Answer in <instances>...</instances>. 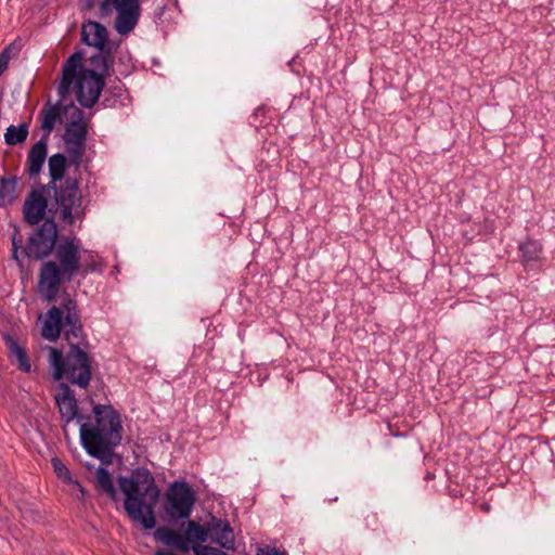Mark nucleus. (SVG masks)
<instances>
[{"mask_svg": "<svg viewBox=\"0 0 555 555\" xmlns=\"http://www.w3.org/2000/svg\"><path fill=\"white\" fill-rule=\"evenodd\" d=\"M62 333L68 344L66 353L54 347L48 348L52 376L55 380L65 378L73 385L87 388L91 379L89 341L83 332L77 302L68 294H64L60 304L47 311L41 328L42 337L50 341H56Z\"/></svg>", "mask_w": 555, "mask_h": 555, "instance_id": "nucleus-1", "label": "nucleus"}, {"mask_svg": "<svg viewBox=\"0 0 555 555\" xmlns=\"http://www.w3.org/2000/svg\"><path fill=\"white\" fill-rule=\"evenodd\" d=\"M118 485L125 494L124 507L128 516L146 530L156 525L154 508L160 491L152 473L144 467L132 470L129 477L119 476Z\"/></svg>", "mask_w": 555, "mask_h": 555, "instance_id": "nucleus-2", "label": "nucleus"}, {"mask_svg": "<svg viewBox=\"0 0 555 555\" xmlns=\"http://www.w3.org/2000/svg\"><path fill=\"white\" fill-rule=\"evenodd\" d=\"M94 422L80 424L81 444L93 457L105 462L122 439L120 414L111 404H94Z\"/></svg>", "mask_w": 555, "mask_h": 555, "instance_id": "nucleus-3", "label": "nucleus"}, {"mask_svg": "<svg viewBox=\"0 0 555 555\" xmlns=\"http://www.w3.org/2000/svg\"><path fill=\"white\" fill-rule=\"evenodd\" d=\"M80 241L76 237H62L53 250L55 260L42 263L39 272L38 291L42 298L55 301L62 282H70L81 269Z\"/></svg>", "mask_w": 555, "mask_h": 555, "instance_id": "nucleus-4", "label": "nucleus"}, {"mask_svg": "<svg viewBox=\"0 0 555 555\" xmlns=\"http://www.w3.org/2000/svg\"><path fill=\"white\" fill-rule=\"evenodd\" d=\"M83 52L76 51L65 61L57 92L65 98L75 82L77 101L81 106L91 108L100 98L105 78L93 69L83 68Z\"/></svg>", "mask_w": 555, "mask_h": 555, "instance_id": "nucleus-5", "label": "nucleus"}, {"mask_svg": "<svg viewBox=\"0 0 555 555\" xmlns=\"http://www.w3.org/2000/svg\"><path fill=\"white\" fill-rule=\"evenodd\" d=\"M57 225L53 219H46L29 235L26 246H23V236L17 228L12 234V256L23 267V259L33 258L42 260L48 257L57 245Z\"/></svg>", "mask_w": 555, "mask_h": 555, "instance_id": "nucleus-6", "label": "nucleus"}, {"mask_svg": "<svg viewBox=\"0 0 555 555\" xmlns=\"http://www.w3.org/2000/svg\"><path fill=\"white\" fill-rule=\"evenodd\" d=\"M64 115L69 116V120L65 125L63 135L65 150L68 155V163L78 169L86 152L88 135V126L85 121V113L75 104L70 103L64 107Z\"/></svg>", "mask_w": 555, "mask_h": 555, "instance_id": "nucleus-7", "label": "nucleus"}, {"mask_svg": "<svg viewBox=\"0 0 555 555\" xmlns=\"http://www.w3.org/2000/svg\"><path fill=\"white\" fill-rule=\"evenodd\" d=\"M53 190L55 203L61 211V218L66 224H74L77 219L85 216L82 196L77 178L66 177L60 185L47 188Z\"/></svg>", "mask_w": 555, "mask_h": 555, "instance_id": "nucleus-8", "label": "nucleus"}, {"mask_svg": "<svg viewBox=\"0 0 555 555\" xmlns=\"http://www.w3.org/2000/svg\"><path fill=\"white\" fill-rule=\"evenodd\" d=\"M194 503L192 488L185 481H173L166 491L164 511L171 520L188 519Z\"/></svg>", "mask_w": 555, "mask_h": 555, "instance_id": "nucleus-9", "label": "nucleus"}, {"mask_svg": "<svg viewBox=\"0 0 555 555\" xmlns=\"http://www.w3.org/2000/svg\"><path fill=\"white\" fill-rule=\"evenodd\" d=\"M116 11L115 29L119 35H128L137 26L140 17V3L138 0H103L100 11L103 15Z\"/></svg>", "mask_w": 555, "mask_h": 555, "instance_id": "nucleus-10", "label": "nucleus"}, {"mask_svg": "<svg viewBox=\"0 0 555 555\" xmlns=\"http://www.w3.org/2000/svg\"><path fill=\"white\" fill-rule=\"evenodd\" d=\"M54 399L59 408L61 418L64 422V431H66L67 425L74 420H77L79 423H81L83 420L87 418L78 413L76 396L67 384H60L57 392L54 396Z\"/></svg>", "mask_w": 555, "mask_h": 555, "instance_id": "nucleus-11", "label": "nucleus"}, {"mask_svg": "<svg viewBox=\"0 0 555 555\" xmlns=\"http://www.w3.org/2000/svg\"><path fill=\"white\" fill-rule=\"evenodd\" d=\"M81 41L93 47L96 50H103L105 47L115 46V42L108 40L107 28L99 22L88 21L81 26Z\"/></svg>", "mask_w": 555, "mask_h": 555, "instance_id": "nucleus-12", "label": "nucleus"}, {"mask_svg": "<svg viewBox=\"0 0 555 555\" xmlns=\"http://www.w3.org/2000/svg\"><path fill=\"white\" fill-rule=\"evenodd\" d=\"M48 203L42 191L33 190L23 205L24 219L27 223L38 224L44 217Z\"/></svg>", "mask_w": 555, "mask_h": 555, "instance_id": "nucleus-13", "label": "nucleus"}, {"mask_svg": "<svg viewBox=\"0 0 555 555\" xmlns=\"http://www.w3.org/2000/svg\"><path fill=\"white\" fill-rule=\"evenodd\" d=\"M207 526L210 538L214 542L219 544L222 548L233 550L235 538L233 529L228 520L211 517L210 521L207 522Z\"/></svg>", "mask_w": 555, "mask_h": 555, "instance_id": "nucleus-14", "label": "nucleus"}, {"mask_svg": "<svg viewBox=\"0 0 555 555\" xmlns=\"http://www.w3.org/2000/svg\"><path fill=\"white\" fill-rule=\"evenodd\" d=\"M47 153L48 144L46 138H41L31 146L27 155V170L31 178L40 173L47 158Z\"/></svg>", "mask_w": 555, "mask_h": 555, "instance_id": "nucleus-15", "label": "nucleus"}, {"mask_svg": "<svg viewBox=\"0 0 555 555\" xmlns=\"http://www.w3.org/2000/svg\"><path fill=\"white\" fill-rule=\"evenodd\" d=\"M153 535L156 541L162 542L165 545L176 548L182 553L190 551V545H188L184 535L168 527L156 528Z\"/></svg>", "mask_w": 555, "mask_h": 555, "instance_id": "nucleus-16", "label": "nucleus"}, {"mask_svg": "<svg viewBox=\"0 0 555 555\" xmlns=\"http://www.w3.org/2000/svg\"><path fill=\"white\" fill-rule=\"evenodd\" d=\"M65 106L66 105H63L61 102L55 104L48 102L40 111L39 117L41 120V129L47 135L53 131L57 120H60L61 116L64 115Z\"/></svg>", "mask_w": 555, "mask_h": 555, "instance_id": "nucleus-17", "label": "nucleus"}, {"mask_svg": "<svg viewBox=\"0 0 555 555\" xmlns=\"http://www.w3.org/2000/svg\"><path fill=\"white\" fill-rule=\"evenodd\" d=\"M117 48V44L105 47L103 50H96V53L89 57L91 68L95 73L103 75L105 78L108 75V70L113 65V52Z\"/></svg>", "mask_w": 555, "mask_h": 555, "instance_id": "nucleus-18", "label": "nucleus"}, {"mask_svg": "<svg viewBox=\"0 0 555 555\" xmlns=\"http://www.w3.org/2000/svg\"><path fill=\"white\" fill-rule=\"evenodd\" d=\"M66 167L67 158L64 154L57 153L50 156L48 159L50 181L46 186H43V190L47 188H54L57 181H64Z\"/></svg>", "mask_w": 555, "mask_h": 555, "instance_id": "nucleus-19", "label": "nucleus"}, {"mask_svg": "<svg viewBox=\"0 0 555 555\" xmlns=\"http://www.w3.org/2000/svg\"><path fill=\"white\" fill-rule=\"evenodd\" d=\"M95 489L107 495L112 501L117 500V490L115 488L112 474L107 468L99 466L95 470Z\"/></svg>", "mask_w": 555, "mask_h": 555, "instance_id": "nucleus-20", "label": "nucleus"}, {"mask_svg": "<svg viewBox=\"0 0 555 555\" xmlns=\"http://www.w3.org/2000/svg\"><path fill=\"white\" fill-rule=\"evenodd\" d=\"M17 178H0V205H11L16 198Z\"/></svg>", "mask_w": 555, "mask_h": 555, "instance_id": "nucleus-21", "label": "nucleus"}, {"mask_svg": "<svg viewBox=\"0 0 555 555\" xmlns=\"http://www.w3.org/2000/svg\"><path fill=\"white\" fill-rule=\"evenodd\" d=\"M209 534L208 527L204 528L194 520H190L186 525L184 539L186 543L201 544L207 541Z\"/></svg>", "mask_w": 555, "mask_h": 555, "instance_id": "nucleus-22", "label": "nucleus"}, {"mask_svg": "<svg viewBox=\"0 0 555 555\" xmlns=\"http://www.w3.org/2000/svg\"><path fill=\"white\" fill-rule=\"evenodd\" d=\"M28 137V126L22 124L18 127L13 125L7 128L4 133V141L8 145H16L23 143Z\"/></svg>", "mask_w": 555, "mask_h": 555, "instance_id": "nucleus-23", "label": "nucleus"}, {"mask_svg": "<svg viewBox=\"0 0 555 555\" xmlns=\"http://www.w3.org/2000/svg\"><path fill=\"white\" fill-rule=\"evenodd\" d=\"M519 249L521 251L522 261L528 263L535 261L540 257L542 247L539 242L528 240L520 244Z\"/></svg>", "mask_w": 555, "mask_h": 555, "instance_id": "nucleus-24", "label": "nucleus"}, {"mask_svg": "<svg viewBox=\"0 0 555 555\" xmlns=\"http://www.w3.org/2000/svg\"><path fill=\"white\" fill-rule=\"evenodd\" d=\"M10 350L15 356L18 367L23 372H30V363L26 351L13 339H10Z\"/></svg>", "mask_w": 555, "mask_h": 555, "instance_id": "nucleus-25", "label": "nucleus"}, {"mask_svg": "<svg viewBox=\"0 0 555 555\" xmlns=\"http://www.w3.org/2000/svg\"><path fill=\"white\" fill-rule=\"evenodd\" d=\"M51 463H52L54 473L56 474V476L59 478H62L67 483L73 482V478L70 476L68 468L60 459L53 457Z\"/></svg>", "mask_w": 555, "mask_h": 555, "instance_id": "nucleus-26", "label": "nucleus"}, {"mask_svg": "<svg viewBox=\"0 0 555 555\" xmlns=\"http://www.w3.org/2000/svg\"><path fill=\"white\" fill-rule=\"evenodd\" d=\"M99 270V263L93 259V257H89L81 261V269L79 270L78 275L86 278L89 273L95 272Z\"/></svg>", "mask_w": 555, "mask_h": 555, "instance_id": "nucleus-27", "label": "nucleus"}, {"mask_svg": "<svg viewBox=\"0 0 555 555\" xmlns=\"http://www.w3.org/2000/svg\"><path fill=\"white\" fill-rule=\"evenodd\" d=\"M195 555H228L227 553L208 545L195 544L192 546Z\"/></svg>", "mask_w": 555, "mask_h": 555, "instance_id": "nucleus-28", "label": "nucleus"}, {"mask_svg": "<svg viewBox=\"0 0 555 555\" xmlns=\"http://www.w3.org/2000/svg\"><path fill=\"white\" fill-rule=\"evenodd\" d=\"M12 46L5 47L0 53V76L7 70L9 62L11 60Z\"/></svg>", "mask_w": 555, "mask_h": 555, "instance_id": "nucleus-29", "label": "nucleus"}, {"mask_svg": "<svg viewBox=\"0 0 555 555\" xmlns=\"http://www.w3.org/2000/svg\"><path fill=\"white\" fill-rule=\"evenodd\" d=\"M256 555H287L285 552H280L274 547H259Z\"/></svg>", "mask_w": 555, "mask_h": 555, "instance_id": "nucleus-30", "label": "nucleus"}, {"mask_svg": "<svg viewBox=\"0 0 555 555\" xmlns=\"http://www.w3.org/2000/svg\"><path fill=\"white\" fill-rule=\"evenodd\" d=\"M72 483L77 487V490L81 493V499H83L86 495V489L77 480L73 479Z\"/></svg>", "mask_w": 555, "mask_h": 555, "instance_id": "nucleus-31", "label": "nucleus"}, {"mask_svg": "<svg viewBox=\"0 0 555 555\" xmlns=\"http://www.w3.org/2000/svg\"><path fill=\"white\" fill-rule=\"evenodd\" d=\"M87 2L88 8H91L94 3V0H85Z\"/></svg>", "mask_w": 555, "mask_h": 555, "instance_id": "nucleus-32", "label": "nucleus"}]
</instances>
